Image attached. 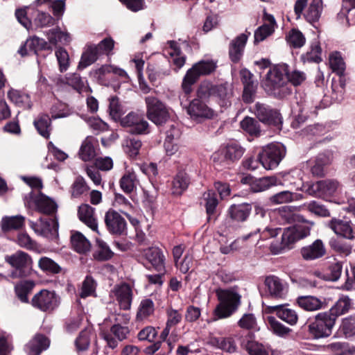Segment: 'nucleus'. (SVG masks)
<instances>
[{
	"label": "nucleus",
	"instance_id": "f257e3e1",
	"mask_svg": "<svg viewBox=\"0 0 355 355\" xmlns=\"http://www.w3.org/2000/svg\"><path fill=\"white\" fill-rule=\"evenodd\" d=\"M313 223L309 221H304L302 223L297 224L293 226L285 228L283 231L279 227H266L263 230L261 231L260 228H257L254 232H252L248 234L243 236V240L260 233L259 237L263 240L269 239L277 236L282 234V241L279 243H272L270 246L271 252L274 254L282 253L286 249H290L292 245L300 239L307 237L310 234Z\"/></svg>",
	"mask_w": 355,
	"mask_h": 355
},
{
	"label": "nucleus",
	"instance_id": "f03ea898",
	"mask_svg": "<svg viewBox=\"0 0 355 355\" xmlns=\"http://www.w3.org/2000/svg\"><path fill=\"white\" fill-rule=\"evenodd\" d=\"M216 296L218 304L214 311L212 321L230 317L241 304V295L234 288L218 289Z\"/></svg>",
	"mask_w": 355,
	"mask_h": 355
},
{
	"label": "nucleus",
	"instance_id": "7ed1b4c3",
	"mask_svg": "<svg viewBox=\"0 0 355 355\" xmlns=\"http://www.w3.org/2000/svg\"><path fill=\"white\" fill-rule=\"evenodd\" d=\"M197 95L199 98L211 97L221 107H227L231 105L233 90L228 83L214 85L204 82L198 87Z\"/></svg>",
	"mask_w": 355,
	"mask_h": 355
},
{
	"label": "nucleus",
	"instance_id": "20e7f679",
	"mask_svg": "<svg viewBox=\"0 0 355 355\" xmlns=\"http://www.w3.org/2000/svg\"><path fill=\"white\" fill-rule=\"evenodd\" d=\"M288 68L287 64H282L270 69L263 82L264 89L268 94L279 96L284 92L287 83Z\"/></svg>",
	"mask_w": 355,
	"mask_h": 355
},
{
	"label": "nucleus",
	"instance_id": "39448f33",
	"mask_svg": "<svg viewBox=\"0 0 355 355\" xmlns=\"http://www.w3.org/2000/svg\"><path fill=\"white\" fill-rule=\"evenodd\" d=\"M335 323V317L331 313L321 312L309 320L308 330L315 339L325 338L331 334Z\"/></svg>",
	"mask_w": 355,
	"mask_h": 355
},
{
	"label": "nucleus",
	"instance_id": "423d86ee",
	"mask_svg": "<svg viewBox=\"0 0 355 355\" xmlns=\"http://www.w3.org/2000/svg\"><path fill=\"white\" fill-rule=\"evenodd\" d=\"M216 69V63L213 60H200L189 69L183 78L182 89L186 94L192 91V86L198 80L201 76H207Z\"/></svg>",
	"mask_w": 355,
	"mask_h": 355
},
{
	"label": "nucleus",
	"instance_id": "0eeeda50",
	"mask_svg": "<svg viewBox=\"0 0 355 355\" xmlns=\"http://www.w3.org/2000/svg\"><path fill=\"white\" fill-rule=\"evenodd\" d=\"M5 260L14 268L11 272L12 278L26 277L30 273L33 261L27 253L17 251L11 255L6 256Z\"/></svg>",
	"mask_w": 355,
	"mask_h": 355
},
{
	"label": "nucleus",
	"instance_id": "6e6552de",
	"mask_svg": "<svg viewBox=\"0 0 355 355\" xmlns=\"http://www.w3.org/2000/svg\"><path fill=\"white\" fill-rule=\"evenodd\" d=\"M260 153V162L268 170L276 168L286 154V149L282 144H271L263 148Z\"/></svg>",
	"mask_w": 355,
	"mask_h": 355
},
{
	"label": "nucleus",
	"instance_id": "1a4fd4ad",
	"mask_svg": "<svg viewBox=\"0 0 355 355\" xmlns=\"http://www.w3.org/2000/svg\"><path fill=\"white\" fill-rule=\"evenodd\" d=\"M148 118L154 123L161 125L168 117V111L165 105L155 96H149L145 99Z\"/></svg>",
	"mask_w": 355,
	"mask_h": 355
},
{
	"label": "nucleus",
	"instance_id": "9d476101",
	"mask_svg": "<svg viewBox=\"0 0 355 355\" xmlns=\"http://www.w3.org/2000/svg\"><path fill=\"white\" fill-rule=\"evenodd\" d=\"M121 124L123 127L127 128L131 134L146 135L149 133V124L141 114L130 112L121 119Z\"/></svg>",
	"mask_w": 355,
	"mask_h": 355
},
{
	"label": "nucleus",
	"instance_id": "9b49d317",
	"mask_svg": "<svg viewBox=\"0 0 355 355\" xmlns=\"http://www.w3.org/2000/svg\"><path fill=\"white\" fill-rule=\"evenodd\" d=\"M59 297L54 291L42 290L31 300L32 305L42 311H51L59 305Z\"/></svg>",
	"mask_w": 355,
	"mask_h": 355
},
{
	"label": "nucleus",
	"instance_id": "f8f14e48",
	"mask_svg": "<svg viewBox=\"0 0 355 355\" xmlns=\"http://www.w3.org/2000/svg\"><path fill=\"white\" fill-rule=\"evenodd\" d=\"M253 112L263 123L277 126L282 122L279 112L266 104L257 103L253 107Z\"/></svg>",
	"mask_w": 355,
	"mask_h": 355
},
{
	"label": "nucleus",
	"instance_id": "ddd939ff",
	"mask_svg": "<svg viewBox=\"0 0 355 355\" xmlns=\"http://www.w3.org/2000/svg\"><path fill=\"white\" fill-rule=\"evenodd\" d=\"M129 334L130 329L128 326L112 325L110 331H102L101 334L107 346L113 349L117 347L119 341L127 339Z\"/></svg>",
	"mask_w": 355,
	"mask_h": 355
},
{
	"label": "nucleus",
	"instance_id": "4468645a",
	"mask_svg": "<svg viewBox=\"0 0 355 355\" xmlns=\"http://www.w3.org/2000/svg\"><path fill=\"white\" fill-rule=\"evenodd\" d=\"M339 183L335 180L318 181L308 189L309 194L316 197L325 198L333 196L338 189Z\"/></svg>",
	"mask_w": 355,
	"mask_h": 355
},
{
	"label": "nucleus",
	"instance_id": "2eb2a0df",
	"mask_svg": "<svg viewBox=\"0 0 355 355\" xmlns=\"http://www.w3.org/2000/svg\"><path fill=\"white\" fill-rule=\"evenodd\" d=\"M243 184H249L250 190L254 193L261 192L272 186L283 185L282 180L275 176H267L259 179H253L252 176L242 178Z\"/></svg>",
	"mask_w": 355,
	"mask_h": 355
},
{
	"label": "nucleus",
	"instance_id": "dca6fc26",
	"mask_svg": "<svg viewBox=\"0 0 355 355\" xmlns=\"http://www.w3.org/2000/svg\"><path fill=\"white\" fill-rule=\"evenodd\" d=\"M105 223L107 230L112 234L121 235L126 229L125 218L117 211L110 209L105 215Z\"/></svg>",
	"mask_w": 355,
	"mask_h": 355
},
{
	"label": "nucleus",
	"instance_id": "f3484780",
	"mask_svg": "<svg viewBox=\"0 0 355 355\" xmlns=\"http://www.w3.org/2000/svg\"><path fill=\"white\" fill-rule=\"evenodd\" d=\"M329 226L338 236L349 240L355 238V225L349 220L334 218Z\"/></svg>",
	"mask_w": 355,
	"mask_h": 355
},
{
	"label": "nucleus",
	"instance_id": "a211bd4d",
	"mask_svg": "<svg viewBox=\"0 0 355 355\" xmlns=\"http://www.w3.org/2000/svg\"><path fill=\"white\" fill-rule=\"evenodd\" d=\"M264 311L266 313H275L279 319L291 326L295 325L298 321L297 312L293 309L286 308L284 304L266 305Z\"/></svg>",
	"mask_w": 355,
	"mask_h": 355
},
{
	"label": "nucleus",
	"instance_id": "6ab92c4d",
	"mask_svg": "<svg viewBox=\"0 0 355 355\" xmlns=\"http://www.w3.org/2000/svg\"><path fill=\"white\" fill-rule=\"evenodd\" d=\"M28 196L30 199L33 200L36 210L39 212L52 214L57 211L58 205L56 202L42 193L40 192L37 195H33V192H31Z\"/></svg>",
	"mask_w": 355,
	"mask_h": 355
},
{
	"label": "nucleus",
	"instance_id": "aec40b11",
	"mask_svg": "<svg viewBox=\"0 0 355 355\" xmlns=\"http://www.w3.org/2000/svg\"><path fill=\"white\" fill-rule=\"evenodd\" d=\"M264 284L269 295L274 298L283 299L288 292V286L279 277L270 275L266 277Z\"/></svg>",
	"mask_w": 355,
	"mask_h": 355
},
{
	"label": "nucleus",
	"instance_id": "412c9836",
	"mask_svg": "<svg viewBox=\"0 0 355 355\" xmlns=\"http://www.w3.org/2000/svg\"><path fill=\"white\" fill-rule=\"evenodd\" d=\"M188 114L193 119H211L214 115V112L209 108L200 99H193L187 107Z\"/></svg>",
	"mask_w": 355,
	"mask_h": 355
},
{
	"label": "nucleus",
	"instance_id": "4be33fe9",
	"mask_svg": "<svg viewBox=\"0 0 355 355\" xmlns=\"http://www.w3.org/2000/svg\"><path fill=\"white\" fill-rule=\"evenodd\" d=\"M112 293L118 301L121 309L123 310L130 309L132 300V291L128 284H121L115 286L112 290Z\"/></svg>",
	"mask_w": 355,
	"mask_h": 355
},
{
	"label": "nucleus",
	"instance_id": "5701e85b",
	"mask_svg": "<svg viewBox=\"0 0 355 355\" xmlns=\"http://www.w3.org/2000/svg\"><path fill=\"white\" fill-rule=\"evenodd\" d=\"M247 41L248 35L241 33L230 42L229 56L232 62L236 63L241 59Z\"/></svg>",
	"mask_w": 355,
	"mask_h": 355
},
{
	"label": "nucleus",
	"instance_id": "b1692460",
	"mask_svg": "<svg viewBox=\"0 0 355 355\" xmlns=\"http://www.w3.org/2000/svg\"><path fill=\"white\" fill-rule=\"evenodd\" d=\"M144 255L157 272H165L164 255L159 248H148L144 251Z\"/></svg>",
	"mask_w": 355,
	"mask_h": 355
},
{
	"label": "nucleus",
	"instance_id": "393cba45",
	"mask_svg": "<svg viewBox=\"0 0 355 355\" xmlns=\"http://www.w3.org/2000/svg\"><path fill=\"white\" fill-rule=\"evenodd\" d=\"M326 249L322 240L317 239L312 244L303 247L301 254L305 260H314L323 257Z\"/></svg>",
	"mask_w": 355,
	"mask_h": 355
},
{
	"label": "nucleus",
	"instance_id": "a878e982",
	"mask_svg": "<svg viewBox=\"0 0 355 355\" xmlns=\"http://www.w3.org/2000/svg\"><path fill=\"white\" fill-rule=\"evenodd\" d=\"M275 214L279 223L282 224L302 220V217L297 214L296 209L291 206L281 207L275 211Z\"/></svg>",
	"mask_w": 355,
	"mask_h": 355
},
{
	"label": "nucleus",
	"instance_id": "bb28decb",
	"mask_svg": "<svg viewBox=\"0 0 355 355\" xmlns=\"http://www.w3.org/2000/svg\"><path fill=\"white\" fill-rule=\"evenodd\" d=\"M300 307L307 311H315L326 307L324 299L318 298L312 295L300 296L297 299Z\"/></svg>",
	"mask_w": 355,
	"mask_h": 355
},
{
	"label": "nucleus",
	"instance_id": "cd10ccee",
	"mask_svg": "<svg viewBox=\"0 0 355 355\" xmlns=\"http://www.w3.org/2000/svg\"><path fill=\"white\" fill-rule=\"evenodd\" d=\"M79 219L87 227L98 232V223L94 215V209L87 204L80 205L78 211Z\"/></svg>",
	"mask_w": 355,
	"mask_h": 355
},
{
	"label": "nucleus",
	"instance_id": "c85d7f7f",
	"mask_svg": "<svg viewBox=\"0 0 355 355\" xmlns=\"http://www.w3.org/2000/svg\"><path fill=\"white\" fill-rule=\"evenodd\" d=\"M208 344L216 349L227 353H234L237 349L236 341L233 337H210Z\"/></svg>",
	"mask_w": 355,
	"mask_h": 355
},
{
	"label": "nucleus",
	"instance_id": "c756f323",
	"mask_svg": "<svg viewBox=\"0 0 355 355\" xmlns=\"http://www.w3.org/2000/svg\"><path fill=\"white\" fill-rule=\"evenodd\" d=\"M191 183V179L185 170L178 172L173 180L172 193L175 196L182 195Z\"/></svg>",
	"mask_w": 355,
	"mask_h": 355
},
{
	"label": "nucleus",
	"instance_id": "7c9ffc66",
	"mask_svg": "<svg viewBox=\"0 0 355 355\" xmlns=\"http://www.w3.org/2000/svg\"><path fill=\"white\" fill-rule=\"evenodd\" d=\"M50 345L49 339L44 335L37 334L27 344L26 347L31 355H40L43 350H46Z\"/></svg>",
	"mask_w": 355,
	"mask_h": 355
},
{
	"label": "nucleus",
	"instance_id": "2f4dec72",
	"mask_svg": "<svg viewBox=\"0 0 355 355\" xmlns=\"http://www.w3.org/2000/svg\"><path fill=\"white\" fill-rule=\"evenodd\" d=\"M203 200L205 201L206 212L208 222L216 220V209L218 203L217 194L215 191L209 190L203 194Z\"/></svg>",
	"mask_w": 355,
	"mask_h": 355
},
{
	"label": "nucleus",
	"instance_id": "473e14b6",
	"mask_svg": "<svg viewBox=\"0 0 355 355\" xmlns=\"http://www.w3.org/2000/svg\"><path fill=\"white\" fill-rule=\"evenodd\" d=\"M265 19L268 23L260 26L254 33L255 42L264 40L268 36L271 35L275 30L276 22L274 17L271 15H266Z\"/></svg>",
	"mask_w": 355,
	"mask_h": 355
},
{
	"label": "nucleus",
	"instance_id": "72a5a7b5",
	"mask_svg": "<svg viewBox=\"0 0 355 355\" xmlns=\"http://www.w3.org/2000/svg\"><path fill=\"white\" fill-rule=\"evenodd\" d=\"M252 210V207L249 204L233 205L229 209L230 218L238 222L245 221Z\"/></svg>",
	"mask_w": 355,
	"mask_h": 355
},
{
	"label": "nucleus",
	"instance_id": "f704fd0d",
	"mask_svg": "<svg viewBox=\"0 0 355 355\" xmlns=\"http://www.w3.org/2000/svg\"><path fill=\"white\" fill-rule=\"evenodd\" d=\"M168 44L169 46L165 49V53L171 57V62L176 66L178 69H180L185 64L186 57L182 54L175 42L171 41Z\"/></svg>",
	"mask_w": 355,
	"mask_h": 355
},
{
	"label": "nucleus",
	"instance_id": "c9c22d12",
	"mask_svg": "<svg viewBox=\"0 0 355 355\" xmlns=\"http://www.w3.org/2000/svg\"><path fill=\"white\" fill-rule=\"evenodd\" d=\"M8 97L18 107L24 109H30L31 107V98L27 94L12 89L8 91Z\"/></svg>",
	"mask_w": 355,
	"mask_h": 355
},
{
	"label": "nucleus",
	"instance_id": "e433bc0d",
	"mask_svg": "<svg viewBox=\"0 0 355 355\" xmlns=\"http://www.w3.org/2000/svg\"><path fill=\"white\" fill-rule=\"evenodd\" d=\"M46 37L50 44H67L71 41V37L67 32H63L60 28L51 29L46 32Z\"/></svg>",
	"mask_w": 355,
	"mask_h": 355
},
{
	"label": "nucleus",
	"instance_id": "4c0bfd02",
	"mask_svg": "<svg viewBox=\"0 0 355 355\" xmlns=\"http://www.w3.org/2000/svg\"><path fill=\"white\" fill-rule=\"evenodd\" d=\"M72 248L78 253H85L89 250L91 245L86 237L79 232H76L71 236Z\"/></svg>",
	"mask_w": 355,
	"mask_h": 355
},
{
	"label": "nucleus",
	"instance_id": "58836bf2",
	"mask_svg": "<svg viewBox=\"0 0 355 355\" xmlns=\"http://www.w3.org/2000/svg\"><path fill=\"white\" fill-rule=\"evenodd\" d=\"M267 324L268 329L279 337L285 338L292 331L291 329L284 325L273 316L267 318Z\"/></svg>",
	"mask_w": 355,
	"mask_h": 355
},
{
	"label": "nucleus",
	"instance_id": "ea45409f",
	"mask_svg": "<svg viewBox=\"0 0 355 355\" xmlns=\"http://www.w3.org/2000/svg\"><path fill=\"white\" fill-rule=\"evenodd\" d=\"M67 84L73 87L79 94L87 92L89 90L87 81L78 73L69 74L67 78Z\"/></svg>",
	"mask_w": 355,
	"mask_h": 355
},
{
	"label": "nucleus",
	"instance_id": "a19ab883",
	"mask_svg": "<svg viewBox=\"0 0 355 355\" xmlns=\"http://www.w3.org/2000/svg\"><path fill=\"white\" fill-rule=\"evenodd\" d=\"M322 49L318 42H314L310 46V50L301 55V60L305 62L319 63L322 61Z\"/></svg>",
	"mask_w": 355,
	"mask_h": 355
},
{
	"label": "nucleus",
	"instance_id": "79ce46f5",
	"mask_svg": "<svg viewBox=\"0 0 355 355\" xmlns=\"http://www.w3.org/2000/svg\"><path fill=\"white\" fill-rule=\"evenodd\" d=\"M245 149L236 143L228 144L222 151L227 161L234 162L239 159L243 155Z\"/></svg>",
	"mask_w": 355,
	"mask_h": 355
},
{
	"label": "nucleus",
	"instance_id": "37998d69",
	"mask_svg": "<svg viewBox=\"0 0 355 355\" xmlns=\"http://www.w3.org/2000/svg\"><path fill=\"white\" fill-rule=\"evenodd\" d=\"M98 55L94 45H89L81 56L78 68L83 69L91 65L97 60Z\"/></svg>",
	"mask_w": 355,
	"mask_h": 355
},
{
	"label": "nucleus",
	"instance_id": "c03bdc74",
	"mask_svg": "<svg viewBox=\"0 0 355 355\" xmlns=\"http://www.w3.org/2000/svg\"><path fill=\"white\" fill-rule=\"evenodd\" d=\"M322 0H311L304 17L309 22L318 21L322 12Z\"/></svg>",
	"mask_w": 355,
	"mask_h": 355
},
{
	"label": "nucleus",
	"instance_id": "a18cd8bd",
	"mask_svg": "<svg viewBox=\"0 0 355 355\" xmlns=\"http://www.w3.org/2000/svg\"><path fill=\"white\" fill-rule=\"evenodd\" d=\"M138 180L133 171H127L120 180V187L126 193H132L136 188Z\"/></svg>",
	"mask_w": 355,
	"mask_h": 355
},
{
	"label": "nucleus",
	"instance_id": "49530a36",
	"mask_svg": "<svg viewBox=\"0 0 355 355\" xmlns=\"http://www.w3.org/2000/svg\"><path fill=\"white\" fill-rule=\"evenodd\" d=\"M351 307V300L347 296L341 297L336 304L329 310L328 313H331L334 317L335 320L338 316L347 313Z\"/></svg>",
	"mask_w": 355,
	"mask_h": 355
},
{
	"label": "nucleus",
	"instance_id": "de8ad7c7",
	"mask_svg": "<svg viewBox=\"0 0 355 355\" xmlns=\"http://www.w3.org/2000/svg\"><path fill=\"white\" fill-rule=\"evenodd\" d=\"M94 140L92 137H87L81 145L79 155L84 162L90 161L96 156Z\"/></svg>",
	"mask_w": 355,
	"mask_h": 355
},
{
	"label": "nucleus",
	"instance_id": "09e8293b",
	"mask_svg": "<svg viewBox=\"0 0 355 355\" xmlns=\"http://www.w3.org/2000/svg\"><path fill=\"white\" fill-rule=\"evenodd\" d=\"M329 64L332 71L338 76H343L345 71V63L338 52H333L329 55Z\"/></svg>",
	"mask_w": 355,
	"mask_h": 355
},
{
	"label": "nucleus",
	"instance_id": "8fccbe9b",
	"mask_svg": "<svg viewBox=\"0 0 355 355\" xmlns=\"http://www.w3.org/2000/svg\"><path fill=\"white\" fill-rule=\"evenodd\" d=\"M24 220L22 216H6L1 220V229L3 232L17 230L22 227Z\"/></svg>",
	"mask_w": 355,
	"mask_h": 355
},
{
	"label": "nucleus",
	"instance_id": "3c124183",
	"mask_svg": "<svg viewBox=\"0 0 355 355\" xmlns=\"http://www.w3.org/2000/svg\"><path fill=\"white\" fill-rule=\"evenodd\" d=\"M241 128L251 136L258 137L261 133L259 123L254 118L246 116L241 121Z\"/></svg>",
	"mask_w": 355,
	"mask_h": 355
},
{
	"label": "nucleus",
	"instance_id": "603ef678",
	"mask_svg": "<svg viewBox=\"0 0 355 355\" xmlns=\"http://www.w3.org/2000/svg\"><path fill=\"white\" fill-rule=\"evenodd\" d=\"M96 245L98 249L94 254V257L96 259L99 261H107L112 257L113 252L110 249L107 244L103 240L97 239Z\"/></svg>",
	"mask_w": 355,
	"mask_h": 355
},
{
	"label": "nucleus",
	"instance_id": "864d4df0",
	"mask_svg": "<svg viewBox=\"0 0 355 355\" xmlns=\"http://www.w3.org/2000/svg\"><path fill=\"white\" fill-rule=\"evenodd\" d=\"M155 311L154 303L150 299L142 300L137 313V319L143 320L151 315Z\"/></svg>",
	"mask_w": 355,
	"mask_h": 355
},
{
	"label": "nucleus",
	"instance_id": "5fc2aeb1",
	"mask_svg": "<svg viewBox=\"0 0 355 355\" xmlns=\"http://www.w3.org/2000/svg\"><path fill=\"white\" fill-rule=\"evenodd\" d=\"M34 125L40 135L44 138H49L51 127V119L48 115H42L37 120L35 121Z\"/></svg>",
	"mask_w": 355,
	"mask_h": 355
},
{
	"label": "nucleus",
	"instance_id": "6e6d98bb",
	"mask_svg": "<svg viewBox=\"0 0 355 355\" xmlns=\"http://www.w3.org/2000/svg\"><path fill=\"white\" fill-rule=\"evenodd\" d=\"M298 194L289 191H284L272 195L270 198V201L272 204L278 205L288 203L297 199Z\"/></svg>",
	"mask_w": 355,
	"mask_h": 355
},
{
	"label": "nucleus",
	"instance_id": "4d7b16f0",
	"mask_svg": "<svg viewBox=\"0 0 355 355\" xmlns=\"http://www.w3.org/2000/svg\"><path fill=\"white\" fill-rule=\"evenodd\" d=\"M38 265L42 270L52 274H58L62 270V268L57 263L46 257H42Z\"/></svg>",
	"mask_w": 355,
	"mask_h": 355
},
{
	"label": "nucleus",
	"instance_id": "13d9d810",
	"mask_svg": "<svg viewBox=\"0 0 355 355\" xmlns=\"http://www.w3.org/2000/svg\"><path fill=\"white\" fill-rule=\"evenodd\" d=\"M34 286V284L31 281H24L15 286V293L17 297L22 302H28V295Z\"/></svg>",
	"mask_w": 355,
	"mask_h": 355
},
{
	"label": "nucleus",
	"instance_id": "bf43d9fd",
	"mask_svg": "<svg viewBox=\"0 0 355 355\" xmlns=\"http://www.w3.org/2000/svg\"><path fill=\"white\" fill-rule=\"evenodd\" d=\"M89 187L82 176L76 178L71 187V196L74 198H79L87 192Z\"/></svg>",
	"mask_w": 355,
	"mask_h": 355
},
{
	"label": "nucleus",
	"instance_id": "052dcab7",
	"mask_svg": "<svg viewBox=\"0 0 355 355\" xmlns=\"http://www.w3.org/2000/svg\"><path fill=\"white\" fill-rule=\"evenodd\" d=\"M340 331L343 333L346 338H349L355 335V315H350L342 320L340 325Z\"/></svg>",
	"mask_w": 355,
	"mask_h": 355
},
{
	"label": "nucleus",
	"instance_id": "680f3d73",
	"mask_svg": "<svg viewBox=\"0 0 355 355\" xmlns=\"http://www.w3.org/2000/svg\"><path fill=\"white\" fill-rule=\"evenodd\" d=\"M141 147V141L136 138H130L125 141V151L130 157H137Z\"/></svg>",
	"mask_w": 355,
	"mask_h": 355
},
{
	"label": "nucleus",
	"instance_id": "e2e57ef3",
	"mask_svg": "<svg viewBox=\"0 0 355 355\" xmlns=\"http://www.w3.org/2000/svg\"><path fill=\"white\" fill-rule=\"evenodd\" d=\"M26 45L28 46L29 51H32L35 53L39 50L51 49L47 42H46L44 39L40 38L37 36H33V37L27 40Z\"/></svg>",
	"mask_w": 355,
	"mask_h": 355
},
{
	"label": "nucleus",
	"instance_id": "0e129e2a",
	"mask_svg": "<svg viewBox=\"0 0 355 355\" xmlns=\"http://www.w3.org/2000/svg\"><path fill=\"white\" fill-rule=\"evenodd\" d=\"M287 40L294 48H300L305 44L306 39L300 31L292 29L287 36Z\"/></svg>",
	"mask_w": 355,
	"mask_h": 355
},
{
	"label": "nucleus",
	"instance_id": "69168bd1",
	"mask_svg": "<svg viewBox=\"0 0 355 355\" xmlns=\"http://www.w3.org/2000/svg\"><path fill=\"white\" fill-rule=\"evenodd\" d=\"M55 56L61 72L66 71L69 67V56L68 52L62 47L55 51Z\"/></svg>",
	"mask_w": 355,
	"mask_h": 355
},
{
	"label": "nucleus",
	"instance_id": "338daca9",
	"mask_svg": "<svg viewBox=\"0 0 355 355\" xmlns=\"http://www.w3.org/2000/svg\"><path fill=\"white\" fill-rule=\"evenodd\" d=\"M108 111L111 118L116 121L120 119L122 114V110L116 96H112L109 98Z\"/></svg>",
	"mask_w": 355,
	"mask_h": 355
},
{
	"label": "nucleus",
	"instance_id": "774afa93",
	"mask_svg": "<svg viewBox=\"0 0 355 355\" xmlns=\"http://www.w3.org/2000/svg\"><path fill=\"white\" fill-rule=\"evenodd\" d=\"M53 18L49 14L44 12L37 11L33 23L37 27L42 28L53 25Z\"/></svg>",
	"mask_w": 355,
	"mask_h": 355
}]
</instances>
